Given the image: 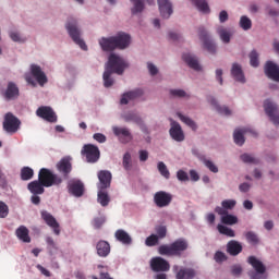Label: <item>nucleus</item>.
I'll return each mask as SVG.
<instances>
[{"instance_id": "27", "label": "nucleus", "mask_w": 279, "mask_h": 279, "mask_svg": "<svg viewBox=\"0 0 279 279\" xmlns=\"http://www.w3.org/2000/svg\"><path fill=\"white\" fill-rule=\"evenodd\" d=\"M182 58L184 62L187 63V66H190V69H193L194 71H202V65H199L197 57L191 53H184Z\"/></svg>"}, {"instance_id": "55", "label": "nucleus", "mask_w": 279, "mask_h": 279, "mask_svg": "<svg viewBox=\"0 0 279 279\" xmlns=\"http://www.w3.org/2000/svg\"><path fill=\"white\" fill-rule=\"evenodd\" d=\"M221 206L226 210H232V208H234V206H236V201H234V199L222 201Z\"/></svg>"}, {"instance_id": "16", "label": "nucleus", "mask_w": 279, "mask_h": 279, "mask_svg": "<svg viewBox=\"0 0 279 279\" xmlns=\"http://www.w3.org/2000/svg\"><path fill=\"white\" fill-rule=\"evenodd\" d=\"M41 219H44L45 223H47L49 228L53 230V233L57 236H60V223L58 222V220H56V217H53V215L48 211H41Z\"/></svg>"}, {"instance_id": "57", "label": "nucleus", "mask_w": 279, "mask_h": 279, "mask_svg": "<svg viewBox=\"0 0 279 279\" xmlns=\"http://www.w3.org/2000/svg\"><path fill=\"white\" fill-rule=\"evenodd\" d=\"M177 178L180 182H189V173L184 172L183 170H179L177 172Z\"/></svg>"}, {"instance_id": "2", "label": "nucleus", "mask_w": 279, "mask_h": 279, "mask_svg": "<svg viewBox=\"0 0 279 279\" xmlns=\"http://www.w3.org/2000/svg\"><path fill=\"white\" fill-rule=\"evenodd\" d=\"M98 43L102 51H114L117 49L123 50L130 47L132 37L130 34L120 32L116 36L101 37Z\"/></svg>"}, {"instance_id": "41", "label": "nucleus", "mask_w": 279, "mask_h": 279, "mask_svg": "<svg viewBox=\"0 0 279 279\" xmlns=\"http://www.w3.org/2000/svg\"><path fill=\"white\" fill-rule=\"evenodd\" d=\"M34 178V169L29 167H23L21 169V180L27 181Z\"/></svg>"}, {"instance_id": "53", "label": "nucleus", "mask_w": 279, "mask_h": 279, "mask_svg": "<svg viewBox=\"0 0 279 279\" xmlns=\"http://www.w3.org/2000/svg\"><path fill=\"white\" fill-rule=\"evenodd\" d=\"M10 215V207L3 201H0V219H5Z\"/></svg>"}, {"instance_id": "12", "label": "nucleus", "mask_w": 279, "mask_h": 279, "mask_svg": "<svg viewBox=\"0 0 279 279\" xmlns=\"http://www.w3.org/2000/svg\"><path fill=\"white\" fill-rule=\"evenodd\" d=\"M173 272L175 274L177 279H194L197 276V271L189 267H180L174 265L172 267Z\"/></svg>"}, {"instance_id": "62", "label": "nucleus", "mask_w": 279, "mask_h": 279, "mask_svg": "<svg viewBox=\"0 0 279 279\" xmlns=\"http://www.w3.org/2000/svg\"><path fill=\"white\" fill-rule=\"evenodd\" d=\"M46 243L50 250H58V244H56V241H53V238L51 236L46 238Z\"/></svg>"}, {"instance_id": "13", "label": "nucleus", "mask_w": 279, "mask_h": 279, "mask_svg": "<svg viewBox=\"0 0 279 279\" xmlns=\"http://www.w3.org/2000/svg\"><path fill=\"white\" fill-rule=\"evenodd\" d=\"M97 175L99 180L97 189L98 190L110 189V184H112V172L108 170H100Z\"/></svg>"}, {"instance_id": "45", "label": "nucleus", "mask_w": 279, "mask_h": 279, "mask_svg": "<svg viewBox=\"0 0 279 279\" xmlns=\"http://www.w3.org/2000/svg\"><path fill=\"white\" fill-rule=\"evenodd\" d=\"M217 229H218V232L220 234H225V236H230V238H234L235 236L234 230H232L231 228H228V227H226L223 225H218Z\"/></svg>"}, {"instance_id": "28", "label": "nucleus", "mask_w": 279, "mask_h": 279, "mask_svg": "<svg viewBox=\"0 0 279 279\" xmlns=\"http://www.w3.org/2000/svg\"><path fill=\"white\" fill-rule=\"evenodd\" d=\"M231 75L235 80V82H241V84H245V74H243V69L239 63L232 64Z\"/></svg>"}, {"instance_id": "48", "label": "nucleus", "mask_w": 279, "mask_h": 279, "mask_svg": "<svg viewBox=\"0 0 279 279\" xmlns=\"http://www.w3.org/2000/svg\"><path fill=\"white\" fill-rule=\"evenodd\" d=\"M248 58L251 66H254L256 69V66L260 64V62L258 61V53L256 50H252L248 54Z\"/></svg>"}, {"instance_id": "63", "label": "nucleus", "mask_w": 279, "mask_h": 279, "mask_svg": "<svg viewBox=\"0 0 279 279\" xmlns=\"http://www.w3.org/2000/svg\"><path fill=\"white\" fill-rule=\"evenodd\" d=\"M94 141H97V143H106L107 138L106 135L102 133H96L93 135Z\"/></svg>"}, {"instance_id": "5", "label": "nucleus", "mask_w": 279, "mask_h": 279, "mask_svg": "<svg viewBox=\"0 0 279 279\" xmlns=\"http://www.w3.org/2000/svg\"><path fill=\"white\" fill-rule=\"evenodd\" d=\"M82 156H85L86 161L94 165V162H98L99 158H101V151H99V147L93 144H85L81 150Z\"/></svg>"}, {"instance_id": "60", "label": "nucleus", "mask_w": 279, "mask_h": 279, "mask_svg": "<svg viewBox=\"0 0 279 279\" xmlns=\"http://www.w3.org/2000/svg\"><path fill=\"white\" fill-rule=\"evenodd\" d=\"M10 38L14 41V43H25V38H22L21 35L19 33H11L10 34Z\"/></svg>"}, {"instance_id": "1", "label": "nucleus", "mask_w": 279, "mask_h": 279, "mask_svg": "<svg viewBox=\"0 0 279 279\" xmlns=\"http://www.w3.org/2000/svg\"><path fill=\"white\" fill-rule=\"evenodd\" d=\"M125 69H128V62H125V60H123V58L120 56L111 53L102 74L105 88H110V86L114 84L112 73H117V75H123Z\"/></svg>"}, {"instance_id": "18", "label": "nucleus", "mask_w": 279, "mask_h": 279, "mask_svg": "<svg viewBox=\"0 0 279 279\" xmlns=\"http://www.w3.org/2000/svg\"><path fill=\"white\" fill-rule=\"evenodd\" d=\"M265 75L274 82H279V66L272 61H267L264 68Z\"/></svg>"}, {"instance_id": "4", "label": "nucleus", "mask_w": 279, "mask_h": 279, "mask_svg": "<svg viewBox=\"0 0 279 279\" xmlns=\"http://www.w3.org/2000/svg\"><path fill=\"white\" fill-rule=\"evenodd\" d=\"M38 180L46 189L51 186H60V184H62V179L60 175L53 173V171L47 168H41L39 170Z\"/></svg>"}, {"instance_id": "35", "label": "nucleus", "mask_w": 279, "mask_h": 279, "mask_svg": "<svg viewBox=\"0 0 279 279\" xmlns=\"http://www.w3.org/2000/svg\"><path fill=\"white\" fill-rule=\"evenodd\" d=\"M97 202L102 207H106L108 204H110V195L106 190H98Z\"/></svg>"}, {"instance_id": "59", "label": "nucleus", "mask_w": 279, "mask_h": 279, "mask_svg": "<svg viewBox=\"0 0 279 279\" xmlns=\"http://www.w3.org/2000/svg\"><path fill=\"white\" fill-rule=\"evenodd\" d=\"M0 186L1 189H5L8 186V178L5 177V173H3V170L0 168Z\"/></svg>"}, {"instance_id": "3", "label": "nucleus", "mask_w": 279, "mask_h": 279, "mask_svg": "<svg viewBox=\"0 0 279 279\" xmlns=\"http://www.w3.org/2000/svg\"><path fill=\"white\" fill-rule=\"evenodd\" d=\"M65 28L68 31V34L72 38V40L83 49V51H88V46H86V43H84V39H82L80 36L82 35V32L77 27V20L70 17Z\"/></svg>"}, {"instance_id": "11", "label": "nucleus", "mask_w": 279, "mask_h": 279, "mask_svg": "<svg viewBox=\"0 0 279 279\" xmlns=\"http://www.w3.org/2000/svg\"><path fill=\"white\" fill-rule=\"evenodd\" d=\"M112 132L123 145H128V143L134 140L132 132L128 128L113 126Z\"/></svg>"}, {"instance_id": "14", "label": "nucleus", "mask_w": 279, "mask_h": 279, "mask_svg": "<svg viewBox=\"0 0 279 279\" xmlns=\"http://www.w3.org/2000/svg\"><path fill=\"white\" fill-rule=\"evenodd\" d=\"M264 110L275 125H279V114H276L278 107L271 100H265Z\"/></svg>"}, {"instance_id": "51", "label": "nucleus", "mask_w": 279, "mask_h": 279, "mask_svg": "<svg viewBox=\"0 0 279 279\" xmlns=\"http://www.w3.org/2000/svg\"><path fill=\"white\" fill-rule=\"evenodd\" d=\"M156 236H158L159 240L167 238V226H157L155 228Z\"/></svg>"}, {"instance_id": "58", "label": "nucleus", "mask_w": 279, "mask_h": 279, "mask_svg": "<svg viewBox=\"0 0 279 279\" xmlns=\"http://www.w3.org/2000/svg\"><path fill=\"white\" fill-rule=\"evenodd\" d=\"M214 258L216 263H223V260H227L226 254L221 251L216 252Z\"/></svg>"}, {"instance_id": "40", "label": "nucleus", "mask_w": 279, "mask_h": 279, "mask_svg": "<svg viewBox=\"0 0 279 279\" xmlns=\"http://www.w3.org/2000/svg\"><path fill=\"white\" fill-rule=\"evenodd\" d=\"M177 114H178L180 121L185 123V125L191 128V130H193L194 132L197 130V124L191 118H189V117H186V116H184L182 113H177Z\"/></svg>"}, {"instance_id": "33", "label": "nucleus", "mask_w": 279, "mask_h": 279, "mask_svg": "<svg viewBox=\"0 0 279 279\" xmlns=\"http://www.w3.org/2000/svg\"><path fill=\"white\" fill-rule=\"evenodd\" d=\"M27 189L31 193H33V195H43V193H45V185H43L40 180L32 181L28 183Z\"/></svg>"}, {"instance_id": "32", "label": "nucleus", "mask_w": 279, "mask_h": 279, "mask_svg": "<svg viewBox=\"0 0 279 279\" xmlns=\"http://www.w3.org/2000/svg\"><path fill=\"white\" fill-rule=\"evenodd\" d=\"M117 241L123 243V245H132V236L123 229H118L114 233Z\"/></svg>"}, {"instance_id": "38", "label": "nucleus", "mask_w": 279, "mask_h": 279, "mask_svg": "<svg viewBox=\"0 0 279 279\" xmlns=\"http://www.w3.org/2000/svg\"><path fill=\"white\" fill-rule=\"evenodd\" d=\"M221 222L225 223V226H234L239 223V218L227 213L221 217Z\"/></svg>"}, {"instance_id": "22", "label": "nucleus", "mask_w": 279, "mask_h": 279, "mask_svg": "<svg viewBox=\"0 0 279 279\" xmlns=\"http://www.w3.org/2000/svg\"><path fill=\"white\" fill-rule=\"evenodd\" d=\"M157 3L162 19H169L173 14V7L169 0H157Z\"/></svg>"}, {"instance_id": "20", "label": "nucleus", "mask_w": 279, "mask_h": 279, "mask_svg": "<svg viewBox=\"0 0 279 279\" xmlns=\"http://www.w3.org/2000/svg\"><path fill=\"white\" fill-rule=\"evenodd\" d=\"M170 245L172 246L174 256H182V253L189 250V241L184 238L177 239Z\"/></svg>"}, {"instance_id": "9", "label": "nucleus", "mask_w": 279, "mask_h": 279, "mask_svg": "<svg viewBox=\"0 0 279 279\" xmlns=\"http://www.w3.org/2000/svg\"><path fill=\"white\" fill-rule=\"evenodd\" d=\"M37 117L44 119L48 123H58V116L56 111L49 106H41L36 110Z\"/></svg>"}, {"instance_id": "24", "label": "nucleus", "mask_w": 279, "mask_h": 279, "mask_svg": "<svg viewBox=\"0 0 279 279\" xmlns=\"http://www.w3.org/2000/svg\"><path fill=\"white\" fill-rule=\"evenodd\" d=\"M57 169L59 173H62L64 178L69 177V173H71L73 167L71 165V160L66 157L62 158L58 163H57Z\"/></svg>"}, {"instance_id": "8", "label": "nucleus", "mask_w": 279, "mask_h": 279, "mask_svg": "<svg viewBox=\"0 0 279 279\" xmlns=\"http://www.w3.org/2000/svg\"><path fill=\"white\" fill-rule=\"evenodd\" d=\"M173 202V195L166 191H159L154 194V204L157 208H167Z\"/></svg>"}, {"instance_id": "46", "label": "nucleus", "mask_w": 279, "mask_h": 279, "mask_svg": "<svg viewBox=\"0 0 279 279\" xmlns=\"http://www.w3.org/2000/svg\"><path fill=\"white\" fill-rule=\"evenodd\" d=\"M159 241L160 240H159L158 235L153 233L148 238H146L145 245L147 247H155V245H158Z\"/></svg>"}, {"instance_id": "43", "label": "nucleus", "mask_w": 279, "mask_h": 279, "mask_svg": "<svg viewBox=\"0 0 279 279\" xmlns=\"http://www.w3.org/2000/svg\"><path fill=\"white\" fill-rule=\"evenodd\" d=\"M157 169H158L160 175L166 178V180H169V178H171V173L169 172V169L167 168V165H165V162L159 161L157 165Z\"/></svg>"}, {"instance_id": "47", "label": "nucleus", "mask_w": 279, "mask_h": 279, "mask_svg": "<svg viewBox=\"0 0 279 279\" xmlns=\"http://www.w3.org/2000/svg\"><path fill=\"white\" fill-rule=\"evenodd\" d=\"M217 32L220 36V40L228 45V43H230V32H228L226 28H218Z\"/></svg>"}, {"instance_id": "42", "label": "nucleus", "mask_w": 279, "mask_h": 279, "mask_svg": "<svg viewBox=\"0 0 279 279\" xmlns=\"http://www.w3.org/2000/svg\"><path fill=\"white\" fill-rule=\"evenodd\" d=\"M123 119L126 123H130V121H133V123H136V125H138V123H141V121L143 120V118L137 116L135 112H129L124 114Z\"/></svg>"}, {"instance_id": "17", "label": "nucleus", "mask_w": 279, "mask_h": 279, "mask_svg": "<svg viewBox=\"0 0 279 279\" xmlns=\"http://www.w3.org/2000/svg\"><path fill=\"white\" fill-rule=\"evenodd\" d=\"M19 86L15 85L14 82H9L5 90L2 93V97H4L7 101H13L14 99H19Z\"/></svg>"}, {"instance_id": "36", "label": "nucleus", "mask_w": 279, "mask_h": 279, "mask_svg": "<svg viewBox=\"0 0 279 279\" xmlns=\"http://www.w3.org/2000/svg\"><path fill=\"white\" fill-rule=\"evenodd\" d=\"M193 5L197 8L198 12H203L204 14H208L210 12V7H208V2L206 0H191Z\"/></svg>"}, {"instance_id": "23", "label": "nucleus", "mask_w": 279, "mask_h": 279, "mask_svg": "<svg viewBox=\"0 0 279 279\" xmlns=\"http://www.w3.org/2000/svg\"><path fill=\"white\" fill-rule=\"evenodd\" d=\"M96 251L97 255L100 256V258H107V256H110V243L105 240H100L96 243Z\"/></svg>"}, {"instance_id": "31", "label": "nucleus", "mask_w": 279, "mask_h": 279, "mask_svg": "<svg viewBox=\"0 0 279 279\" xmlns=\"http://www.w3.org/2000/svg\"><path fill=\"white\" fill-rule=\"evenodd\" d=\"M15 234L17 239L23 243H32V238L29 236V229H27V227L20 226L16 229Z\"/></svg>"}, {"instance_id": "37", "label": "nucleus", "mask_w": 279, "mask_h": 279, "mask_svg": "<svg viewBox=\"0 0 279 279\" xmlns=\"http://www.w3.org/2000/svg\"><path fill=\"white\" fill-rule=\"evenodd\" d=\"M158 254H160V256H175L173 254V247L171 246V244H162L158 247Z\"/></svg>"}, {"instance_id": "39", "label": "nucleus", "mask_w": 279, "mask_h": 279, "mask_svg": "<svg viewBox=\"0 0 279 279\" xmlns=\"http://www.w3.org/2000/svg\"><path fill=\"white\" fill-rule=\"evenodd\" d=\"M133 3V8L131 9L132 14H138L145 10V3L143 0H130Z\"/></svg>"}, {"instance_id": "50", "label": "nucleus", "mask_w": 279, "mask_h": 279, "mask_svg": "<svg viewBox=\"0 0 279 279\" xmlns=\"http://www.w3.org/2000/svg\"><path fill=\"white\" fill-rule=\"evenodd\" d=\"M247 243L258 245V235L254 231H248L245 234Z\"/></svg>"}, {"instance_id": "54", "label": "nucleus", "mask_w": 279, "mask_h": 279, "mask_svg": "<svg viewBox=\"0 0 279 279\" xmlns=\"http://www.w3.org/2000/svg\"><path fill=\"white\" fill-rule=\"evenodd\" d=\"M203 162L211 173H219V168L211 160L208 159H203Z\"/></svg>"}, {"instance_id": "10", "label": "nucleus", "mask_w": 279, "mask_h": 279, "mask_svg": "<svg viewBox=\"0 0 279 279\" xmlns=\"http://www.w3.org/2000/svg\"><path fill=\"white\" fill-rule=\"evenodd\" d=\"M150 269L157 274L167 272L171 269V265L162 257H153L150 259Z\"/></svg>"}, {"instance_id": "7", "label": "nucleus", "mask_w": 279, "mask_h": 279, "mask_svg": "<svg viewBox=\"0 0 279 279\" xmlns=\"http://www.w3.org/2000/svg\"><path fill=\"white\" fill-rule=\"evenodd\" d=\"M198 38L203 41V47L208 53H217V45L210 39V35H208L206 28H198Z\"/></svg>"}, {"instance_id": "56", "label": "nucleus", "mask_w": 279, "mask_h": 279, "mask_svg": "<svg viewBox=\"0 0 279 279\" xmlns=\"http://www.w3.org/2000/svg\"><path fill=\"white\" fill-rule=\"evenodd\" d=\"M170 95L172 97H179V98L189 97L186 95V92H184V89H170Z\"/></svg>"}, {"instance_id": "44", "label": "nucleus", "mask_w": 279, "mask_h": 279, "mask_svg": "<svg viewBox=\"0 0 279 279\" xmlns=\"http://www.w3.org/2000/svg\"><path fill=\"white\" fill-rule=\"evenodd\" d=\"M240 27L244 29V32H247L252 29V20L247 17L246 15H243L240 17Z\"/></svg>"}, {"instance_id": "15", "label": "nucleus", "mask_w": 279, "mask_h": 279, "mask_svg": "<svg viewBox=\"0 0 279 279\" xmlns=\"http://www.w3.org/2000/svg\"><path fill=\"white\" fill-rule=\"evenodd\" d=\"M31 75L35 77L36 82L39 84V86H45L49 80L47 78V74L43 71V68L38 64H32L31 65Z\"/></svg>"}, {"instance_id": "6", "label": "nucleus", "mask_w": 279, "mask_h": 279, "mask_svg": "<svg viewBox=\"0 0 279 279\" xmlns=\"http://www.w3.org/2000/svg\"><path fill=\"white\" fill-rule=\"evenodd\" d=\"M20 125L21 121L11 112L4 116L3 130L9 134H16V132H19Z\"/></svg>"}, {"instance_id": "52", "label": "nucleus", "mask_w": 279, "mask_h": 279, "mask_svg": "<svg viewBox=\"0 0 279 279\" xmlns=\"http://www.w3.org/2000/svg\"><path fill=\"white\" fill-rule=\"evenodd\" d=\"M241 160H243L247 165H258L259 160L254 158L250 154H243L241 155Z\"/></svg>"}, {"instance_id": "30", "label": "nucleus", "mask_w": 279, "mask_h": 279, "mask_svg": "<svg viewBox=\"0 0 279 279\" xmlns=\"http://www.w3.org/2000/svg\"><path fill=\"white\" fill-rule=\"evenodd\" d=\"M247 263L253 267V269H255L256 274H265V271H267V268L265 267L263 262H260L255 256H250L247 258Z\"/></svg>"}, {"instance_id": "49", "label": "nucleus", "mask_w": 279, "mask_h": 279, "mask_svg": "<svg viewBox=\"0 0 279 279\" xmlns=\"http://www.w3.org/2000/svg\"><path fill=\"white\" fill-rule=\"evenodd\" d=\"M122 165L125 171H130V169H132V155H130V153L124 154Z\"/></svg>"}, {"instance_id": "19", "label": "nucleus", "mask_w": 279, "mask_h": 279, "mask_svg": "<svg viewBox=\"0 0 279 279\" xmlns=\"http://www.w3.org/2000/svg\"><path fill=\"white\" fill-rule=\"evenodd\" d=\"M169 134L173 141H177V143H182L184 141V131H182V126L180 123L175 121H171V128L169 130Z\"/></svg>"}, {"instance_id": "29", "label": "nucleus", "mask_w": 279, "mask_h": 279, "mask_svg": "<svg viewBox=\"0 0 279 279\" xmlns=\"http://www.w3.org/2000/svg\"><path fill=\"white\" fill-rule=\"evenodd\" d=\"M208 101L210 104V106H213L215 108V110H217V112H219V114H225V117H230V114H232V111L230 110V108L226 107V106H219V102H217V99H215V97L209 96L208 97Z\"/></svg>"}, {"instance_id": "25", "label": "nucleus", "mask_w": 279, "mask_h": 279, "mask_svg": "<svg viewBox=\"0 0 279 279\" xmlns=\"http://www.w3.org/2000/svg\"><path fill=\"white\" fill-rule=\"evenodd\" d=\"M68 189L74 197H82V195H84V183H82V181L71 182Z\"/></svg>"}, {"instance_id": "26", "label": "nucleus", "mask_w": 279, "mask_h": 279, "mask_svg": "<svg viewBox=\"0 0 279 279\" xmlns=\"http://www.w3.org/2000/svg\"><path fill=\"white\" fill-rule=\"evenodd\" d=\"M227 252L230 256H239L243 252V245L236 240H231L227 244Z\"/></svg>"}, {"instance_id": "61", "label": "nucleus", "mask_w": 279, "mask_h": 279, "mask_svg": "<svg viewBox=\"0 0 279 279\" xmlns=\"http://www.w3.org/2000/svg\"><path fill=\"white\" fill-rule=\"evenodd\" d=\"M242 272H243V268L240 265H234L231 267L232 276H241Z\"/></svg>"}, {"instance_id": "34", "label": "nucleus", "mask_w": 279, "mask_h": 279, "mask_svg": "<svg viewBox=\"0 0 279 279\" xmlns=\"http://www.w3.org/2000/svg\"><path fill=\"white\" fill-rule=\"evenodd\" d=\"M247 132V129H236L233 133V141L235 145L240 147L245 144V136L244 134Z\"/></svg>"}, {"instance_id": "64", "label": "nucleus", "mask_w": 279, "mask_h": 279, "mask_svg": "<svg viewBox=\"0 0 279 279\" xmlns=\"http://www.w3.org/2000/svg\"><path fill=\"white\" fill-rule=\"evenodd\" d=\"M105 219L101 217L95 218L94 219V228H96V230H99V228H101L105 223Z\"/></svg>"}, {"instance_id": "21", "label": "nucleus", "mask_w": 279, "mask_h": 279, "mask_svg": "<svg viewBox=\"0 0 279 279\" xmlns=\"http://www.w3.org/2000/svg\"><path fill=\"white\" fill-rule=\"evenodd\" d=\"M138 97H143V89L137 88L131 92H126L122 95L120 104L122 106H128L130 101H134V99H138Z\"/></svg>"}]
</instances>
